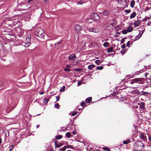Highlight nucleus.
I'll list each match as a JSON object with an SVG mask.
<instances>
[{
	"label": "nucleus",
	"mask_w": 151,
	"mask_h": 151,
	"mask_svg": "<svg viewBox=\"0 0 151 151\" xmlns=\"http://www.w3.org/2000/svg\"><path fill=\"white\" fill-rule=\"evenodd\" d=\"M65 86H63L62 87L60 88V92L64 91H65Z\"/></svg>",
	"instance_id": "24"
},
{
	"label": "nucleus",
	"mask_w": 151,
	"mask_h": 151,
	"mask_svg": "<svg viewBox=\"0 0 151 151\" xmlns=\"http://www.w3.org/2000/svg\"><path fill=\"white\" fill-rule=\"evenodd\" d=\"M142 33L141 34H139L138 35L137 37H136V40H138V39H139L142 36Z\"/></svg>",
	"instance_id": "32"
},
{
	"label": "nucleus",
	"mask_w": 151,
	"mask_h": 151,
	"mask_svg": "<svg viewBox=\"0 0 151 151\" xmlns=\"http://www.w3.org/2000/svg\"><path fill=\"white\" fill-rule=\"evenodd\" d=\"M31 36L30 35H28L26 37L27 42H30L31 40Z\"/></svg>",
	"instance_id": "16"
},
{
	"label": "nucleus",
	"mask_w": 151,
	"mask_h": 151,
	"mask_svg": "<svg viewBox=\"0 0 151 151\" xmlns=\"http://www.w3.org/2000/svg\"><path fill=\"white\" fill-rule=\"evenodd\" d=\"M140 105L139 108L142 109H144L145 108V104L143 102H141L139 104Z\"/></svg>",
	"instance_id": "13"
},
{
	"label": "nucleus",
	"mask_w": 151,
	"mask_h": 151,
	"mask_svg": "<svg viewBox=\"0 0 151 151\" xmlns=\"http://www.w3.org/2000/svg\"><path fill=\"white\" fill-rule=\"evenodd\" d=\"M40 114H38L37 115H37H40Z\"/></svg>",
	"instance_id": "63"
},
{
	"label": "nucleus",
	"mask_w": 151,
	"mask_h": 151,
	"mask_svg": "<svg viewBox=\"0 0 151 151\" xmlns=\"http://www.w3.org/2000/svg\"><path fill=\"white\" fill-rule=\"evenodd\" d=\"M95 63L97 65H99L101 63V61L100 60H97L95 61Z\"/></svg>",
	"instance_id": "30"
},
{
	"label": "nucleus",
	"mask_w": 151,
	"mask_h": 151,
	"mask_svg": "<svg viewBox=\"0 0 151 151\" xmlns=\"http://www.w3.org/2000/svg\"><path fill=\"white\" fill-rule=\"evenodd\" d=\"M87 30L90 32H92L95 33H98L99 32V30L98 28L92 27L88 28L87 29Z\"/></svg>",
	"instance_id": "3"
},
{
	"label": "nucleus",
	"mask_w": 151,
	"mask_h": 151,
	"mask_svg": "<svg viewBox=\"0 0 151 151\" xmlns=\"http://www.w3.org/2000/svg\"><path fill=\"white\" fill-rule=\"evenodd\" d=\"M127 31L126 30H123L122 31V33L124 34H126L127 33Z\"/></svg>",
	"instance_id": "36"
},
{
	"label": "nucleus",
	"mask_w": 151,
	"mask_h": 151,
	"mask_svg": "<svg viewBox=\"0 0 151 151\" xmlns=\"http://www.w3.org/2000/svg\"><path fill=\"white\" fill-rule=\"evenodd\" d=\"M82 84V82H80L79 81L78 82V86H80Z\"/></svg>",
	"instance_id": "52"
},
{
	"label": "nucleus",
	"mask_w": 151,
	"mask_h": 151,
	"mask_svg": "<svg viewBox=\"0 0 151 151\" xmlns=\"http://www.w3.org/2000/svg\"><path fill=\"white\" fill-rule=\"evenodd\" d=\"M136 14L135 12H133V13L131 14L130 17V19H132L134 17L136 16Z\"/></svg>",
	"instance_id": "18"
},
{
	"label": "nucleus",
	"mask_w": 151,
	"mask_h": 151,
	"mask_svg": "<svg viewBox=\"0 0 151 151\" xmlns=\"http://www.w3.org/2000/svg\"><path fill=\"white\" fill-rule=\"evenodd\" d=\"M125 11L127 13H129L131 12V10L130 9L128 10H125Z\"/></svg>",
	"instance_id": "40"
},
{
	"label": "nucleus",
	"mask_w": 151,
	"mask_h": 151,
	"mask_svg": "<svg viewBox=\"0 0 151 151\" xmlns=\"http://www.w3.org/2000/svg\"><path fill=\"white\" fill-rule=\"evenodd\" d=\"M103 150L104 151H110V149L108 147H105L103 148Z\"/></svg>",
	"instance_id": "23"
},
{
	"label": "nucleus",
	"mask_w": 151,
	"mask_h": 151,
	"mask_svg": "<svg viewBox=\"0 0 151 151\" xmlns=\"http://www.w3.org/2000/svg\"><path fill=\"white\" fill-rule=\"evenodd\" d=\"M134 4H135V1L134 0L132 1L131 3L130 4V6L132 7L133 8L134 7Z\"/></svg>",
	"instance_id": "20"
},
{
	"label": "nucleus",
	"mask_w": 151,
	"mask_h": 151,
	"mask_svg": "<svg viewBox=\"0 0 151 151\" xmlns=\"http://www.w3.org/2000/svg\"><path fill=\"white\" fill-rule=\"evenodd\" d=\"M95 66V65L93 64L89 65L88 66V68L90 70H91L93 68H94Z\"/></svg>",
	"instance_id": "22"
},
{
	"label": "nucleus",
	"mask_w": 151,
	"mask_h": 151,
	"mask_svg": "<svg viewBox=\"0 0 151 151\" xmlns=\"http://www.w3.org/2000/svg\"><path fill=\"white\" fill-rule=\"evenodd\" d=\"M44 93V92H40L39 94H40L42 95V94H43Z\"/></svg>",
	"instance_id": "54"
},
{
	"label": "nucleus",
	"mask_w": 151,
	"mask_h": 151,
	"mask_svg": "<svg viewBox=\"0 0 151 151\" xmlns=\"http://www.w3.org/2000/svg\"><path fill=\"white\" fill-rule=\"evenodd\" d=\"M103 68V67L102 66H100L99 67H98L96 68V70H101Z\"/></svg>",
	"instance_id": "33"
},
{
	"label": "nucleus",
	"mask_w": 151,
	"mask_h": 151,
	"mask_svg": "<svg viewBox=\"0 0 151 151\" xmlns=\"http://www.w3.org/2000/svg\"><path fill=\"white\" fill-rule=\"evenodd\" d=\"M135 143L140 148H141L142 149V147H143L144 146L143 144L141 142L137 141H136Z\"/></svg>",
	"instance_id": "8"
},
{
	"label": "nucleus",
	"mask_w": 151,
	"mask_h": 151,
	"mask_svg": "<svg viewBox=\"0 0 151 151\" xmlns=\"http://www.w3.org/2000/svg\"><path fill=\"white\" fill-rule=\"evenodd\" d=\"M93 20L92 18H89L86 19V21L88 23H90L93 22Z\"/></svg>",
	"instance_id": "12"
},
{
	"label": "nucleus",
	"mask_w": 151,
	"mask_h": 151,
	"mask_svg": "<svg viewBox=\"0 0 151 151\" xmlns=\"http://www.w3.org/2000/svg\"><path fill=\"white\" fill-rule=\"evenodd\" d=\"M85 103L83 101V102H82L81 104V105L82 106V107H83L84 106H85Z\"/></svg>",
	"instance_id": "41"
},
{
	"label": "nucleus",
	"mask_w": 151,
	"mask_h": 151,
	"mask_svg": "<svg viewBox=\"0 0 151 151\" xmlns=\"http://www.w3.org/2000/svg\"><path fill=\"white\" fill-rule=\"evenodd\" d=\"M109 43L107 42H105L103 44L104 46L105 47H108L109 46Z\"/></svg>",
	"instance_id": "29"
},
{
	"label": "nucleus",
	"mask_w": 151,
	"mask_h": 151,
	"mask_svg": "<svg viewBox=\"0 0 151 151\" xmlns=\"http://www.w3.org/2000/svg\"><path fill=\"white\" fill-rule=\"evenodd\" d=\"M54 106L57 109H59V108L60 106L58 103H56L55 104Z\"/></svg>",
	"instance_id": "31"
},
{
	"label": "nucleus",
	"mask_w": 151,
	"mask_h": 151,
	"mask_svg": "<svg viewBox=\"0 0 151 151\" xmlns=\"http://www.w3.org/2000/svg\"><path fill=\"white\" fill-rule=\"evenodd\" d=\"M140 21H135L134 24V25L135 27H137L139 26V24H140Z\"/></svg>",
	"instance_id": "17"
},
{
	"label": "nucleus",
	"mask_w": 151,
	"mask_h": 151,
	"mask_svg": "<svg viewBox=\"0 0 151 151\" xmlns=\"http://www.w3.org/2000/svg\"><path fill=\"white\" fill-rule=\"evenodd\" d=\"M130 42V41H128V42L127 43L126 45L127 47H129V45Z\"/></svg>",
	"instance_id": "44"
},
{
	"label": "nucleus",
	"mask_w": 151,
	"mask_h": 151,
	"mask_svg": "<svg viewBox=\"0 0 151 151\" xmlns=\"http://www.w3.org/2000/svg\"><path fill=\"white\" fill-rule=\"evenodd\" d=\"M81 110V109H78V110H79V111H80Z\"/></svg>",
	"instance_id": "60"
},
{
	"label": "nucleus",
	"mask_w": 151,
	"mask_h": 151,
	"mask_svg": "<svg viewBox=\"0 0 151 151\" xmlns=\"http://www.w3.org/2000/svg\"><path fill=\"white\" fill-rule=\"evenodd\" d=\"M63 136L61 135H58L56 136L55 139H59L62 138Z\"/></svg>",
	"instance_id": "28"
},
{
	"label": "nucleus",
	"mask_w": 151,
	"mask_h": 151,
	"mask_svg": "<svg viewBox=\"0 0 151 151\" xmlns=\"http://www.w3.org/2000/svg\"><path fill=\"white\" fill-rule=\"evenodd\" d=\"M149 139H150V140H151V138H150V137H149Z\"/></svg>",
	"instance_id": "61"
},
{
	"label": "nucleus",
	"mask_w": 151,
	"mask_h": 151,
	"mask_svg": "<svg viewBox=\"0 0 151 151\" xmlns=\"http://www.w3.org/2000/svg\"><path fill=\"white\" fill-rule=\"evenodd\" d=\"M100 14H103L105 16H108L109 14V12L108 10H105L103 12H100Z\"/></svg>",
	"instance_id": "9"
},
{
	"label": "nucleus",
	"mask_w": 151,
	"mask_h": 151,
	"mask_svg": "<svg viewBox=\"0 0 151 151\" xmlns=\"http://www.w3.org/2000/svg\"><path fill=\"white\" fill-rule=\"evenodd\" d=\"M30 42H27V43L25 44V47H28L30 45Z\"/></svg>",
	"instance_id": "34"
},
{
	"label": "nucleus",
	"mask_w": 151,
	"mask_h": 151,
	"mask_svg": "<svg viewBox=\"0 0 151 151\" xmlns=\"http://www.w3.org/2000/svg\"><path fill=\"white\" fill-rule=\"evenodd\" d=\"M3 87V83L2 81H0V88H2Z\"/></svg>",
	"instance_id": "38"
},
{
	"label": "nucleus",
	"mask_w": 151,
	"mask_h": 151,
	"mask_svg": "<svg viewBox=\"0 0 151 151\" xmlns=\"http://www.w3.org/2000/svg\"><path fill=\"white\" fill-rule=\"evenodd\" d=\"M72 133L74 135H76V132L75 131H74L72 132Z\"/></svg>",
	"instance_id": "51"
},
{
	"label": "nucleus",
	"mask_w": 151,
	"mask_h": 151,
	"mask_svg": "<svg viewBox=\"0 0 151 151\" xmlns=\"http://www.w3.org/2000/svg\"><path fill=\"white\" fill-rule=\"evenodd\" d=\"M67 151H71L70 150H68Z\"/></svg>",
	"instance_id": "62"
},
{
	"label": "nucleus",
	"mask_w": 151,
	"mask_h": 151,
	"mask_svg": "<svg viewBox=\"0 0 151 151\" xmlns=\"http://www.w3.org/2000/svg\"><path fill=\"white\" fill-rule=\"evenodd\" d=\"M12 149H13L12 148V147H10L9 151H11Z\"/></svg>",
	"instance_id": "53"
},
{
	"label": "nucleus",
	"mask_w": 151,
	"mask_h": 151,
	"mask_svg": "<svg viewBox=\"0 0 151 151\" xmlns=\"http://www.w3.org/2000/svg\"><path fill=\"white\" fill-rule=\"evenodd\" d=\"M56 101H58L59 100L60 97L59 96H56Z\"/></svg>",
	"instance_id": "43"
},
{
	"label": "nucleus",
	"mask_w": 151,
	"mask_h": 151,
	"mask_svg": "<svg viewBox=\"0 0 151 151\" xmlns=\"http://www.w3.org/2000/svg\"><path fill=\"white\" fill-rule=\"evenodd\" d=\"M75 70L77 72H79L81 70L79 68H75Z\"/></svg>",
	"instance_id": "42"
},
{
	"label": "nucleus",
	"mask_w": 151,
	"mask_h": 151,
	"mask_svg": "<svg viewBox=\"0 0 151 151\" xmlns=\"http://www.w3.org/2000/svg\"><path fill=\"white\" fill-rule=\"evenodd\" d=\"M71 146L70 145H69L68 146H64L63 147L59 149V150L61 151H65L66 148H70Z\"/></svg>",
	"instance_id": "10"
},
{
	"label": "nucleus",
	"mask_w": 151,
	"mask_h": 151,
	"mask_svg": "<svg viewBox=\"0 0 151 151\" xmlns=\"http://www.w3.org/2000/svg\"><path fill=\"white\" fill-rule=\"evenodd\" d=\"M134 151H142V149L140 148L136 143L134 145Z\"/></svg>",
	"instance_id": "5"
},
{
	"label": "nucleus",
	"mask_w": 151,
	"mask_h": 151,
	"mask_svg": "<svg viewBox=\"0 0 151 151\" xmlns=\"http://www.w3.org/2000/svg\"><path fill=\"white\" fill-rule=\"evenodd\" d=\"M44 31L43 29L41 28L38 27L35 29L34 32V34L36 36L40 38H43L44 36L43 35Z\"/></svg>",
	"instance_id": "1"
},
{
	"label": "nucleus",
	"mask_w": 151,
	"mask_h": 151,
	"mask_svg": "<svg viewBox=\"0 0 151 151\" xmlns=\"http://www.w3.org/2000/svg\"><path fill=\"white\" fill-rule=\"evenodd\" d=\"M77 113V112H75L72 114V116H73L75 115Z\"/></svg>",
	"instance_id": "45"
},
{
	"label": "nucleus",
	"mask_w": 151,
	"mask_h": 151,
	"mask_svg": "<svg viewBox=\"0 0 151 151\" xmlns=\"http://www.w3.org/2000/svg\"><path fill=\"white\" fill-rule=\"evenodd\" d=\"M13 147H14V145H11L10 146V147H12V148L13 149Z\"/></svg>",
	"instance_id": "55"
},
{
	"label": "nucleus",
	"mask_w": 151,
	"mask_h": 151,
	"mask_svg": "<svg viewBox=\"0 0 151 151\" xmlns=\"http://www.w3.org/2000/svg\"><path fill=\"white\" fill-rule=\"evenodd\" d=\"M117 2L120 4H122V2L124 3L125 4L127 3V1L126 0H117Z\"/></svg>",
	"instance_id": "14"
},
{
	"label": "nucleus",
	"mask_w": 151,
	"mask_h": 151,
	"mask_svg": "<svg viewBox=\"0 0 151 151\" xmlns=\"http://www.w3.org/2000/svg\"><path fill=\"white\" fill-rule=\"evenodd\" d=\"M67 67H70V66L69 65H67Z\"/></svg>",
	"instance_id": "59"
},
{
	"label": "nucleus",
	"mask_w": 151,
	"mask_h": 151,
	"mask_svg": "<svg viewBox=\"0 0 151 151\" xmlns=\"http://www.w3.org/2000/svg\"><path fill=\"white\" fill-rule=\"evenodd\" d=\"M113 51V49L112 47L108 48L107 51L108 52H112Z\"/></svg>",
	"instance_id": "26"
},
{
	"label": "nucleus",
	"mask_w": 151,
	"mask_h": 151,
	"mask_svg": "<svg viewBox=\"0 0 151 151\" xmlns=\"http://www.w3.org/2000/svg\"><path fill=\"white\" fill-rule=\"evenodd\" d=\"M130 83L131 84H133L134 83H138V84H142L143 82L142 78H137L133 79L131 80H129Z\"/></svg>",
	"instance_id": "2"
},
{
	"label": "nucleus",
	"mask_w": 151,
	"mask_h": 151,
	"mask_svg": "<svg viewBox=\"0 0 151 151\" xmlns=\"http://www.w3.org/2000/svg\"><path fill=\"white\" fill-rule=\"evenodd\" d=\"M130 142V141L129 139H127L125 140H124L123 142V144H127Z\"/></svg>",
	"instance_id": "21"
},
{
	"label": "nucleus",
	"mask_w": 151,
	"mask_h": 151,
	"mask_svg": "<svg viewBox=\"0 0 151 151\" xmlns=\"http://www.w3.org/2000/svg\"><path fill=\"white\" fill-rule=\"evenodd\" d=\"M64 70L66 71H70V70L68 68H65Z\"/></svg>",
	"instance_id": "39"
},
{
	"label": "nucleus",
	"mask_w": 151,
	"mask_h": 151,
	"mask_svg": "<svg viewBox=\"0 0 151 151\" xmlns=\"http://www.w3.org/2000/svg\"><path fill=\"white\" fill-rule=\"evenodd\" d=\"M68 59L70 61H73L76 58V56L74 54H70L68 57Z\"/></svg>",
	"instance_id": "6"
},
{
	"label": "nucleus",
	"mask_w": 151,
	"mask_h": 151,
	"mask_svg": "<svg viewBox=\"0 0 151 151\" xmlns=\"http://www.w3.org/2000/svg\"><path fill=\"white\" fill-rule=\"evenodd\" d=\"M76 34H77V38H78V35H79L77 34V33H76Z\"/></svg>",
	"instance_id": "56"
},
{
	"label": "nucleus",
	"mask_w": 151,
	"mask_h": 151,
	"mask_svg": "<svg viewBox=\"0 0 151 151\" xmlns=\"http://www.w3.org/2000/svg\"><path fill=\"white\" fill-rule=\"evenodd\" d=\"M81 1H80L78 2V4H83V2H81Z\"/></svg>",
	"instance_id": "50"
},
{
	"label": "nucleus",
	"mask_w": 151,
	"mask_h": 151,
	"mask_svg": "<svg viewBox=\"0 0 151 151\" xmlns=\"http://www.w3.org/2000/svg\"><path fill=\"white\" fill-rule=\"evenodd\" d=\"M61 41L58 42H57L55 44V45L56 46L57 45H58L60 44V43H61Z\"/></svg>",
	"instance_id": "49"
},
{
	"label": "nucleus",
	"mask_w": 151,
	"mask_h": 151,
	"mask_svg": "<svg viewBox=\"0 0 151 151\" xmlns=\"http://www.w3.org/2000/svg\"><path fill=\"white\" fill-rule=\"evenodd\" d=\"M92 100V98L91 97H89L87 98L85 100L86 103H88L91 101Z\"/></svg>",
	"instance_id": "15"
},
{
	"label": "nucleus",
	"mask_w": 151,
	"mask_h": 151,
	"mask_svg": "<svg viewBox=\"0 0 151 151\" xmlns=\"http://www.w3.org/2000/svg\"><path fill=\"white\" fill-rule=\"evenodd\" d=\"M33 0H28V2H31V1H32Z\"/></svg>",
	"instance_id": "58"
},
{
	"label": "nucleus",
	"mask_w": 151,
	"mask_h": 151,
	"mask_svg": "<svg viewBox=\"0 0 151 151\" xmlns=\"http://www.w3.org/2000/svg\"><path fill=\"white\" fill-rule=\"evenodd\" d=\"M140 137L143 139H145V136L144 134H141L139 135Z\"/></svg>",
	"instance_id": "27"
},
{
	"label": "nucleus",
	"mask_w": 151,
	"mask_h": 151,
	"mask_svg": "<svg viewBox=\"0 0 151 151\" xmlns=\"http://www.w3.org/2000/svg\"><path fill=\"white\" fill-rule=\"evenodd\" d=\"M55 142H56V141L55 142V146L57 148H59L60 147V146H62L63 145H64V144L63 143L61 142H60L58 144H56V143Z\"/></svg>",
	"instance_id": "11"
},
{
	"label": "nucleus",
	"mask_w": 151,
	"mask_h": 151,
	"mask_svg": "<svg viewBox=\"0 0 151 151\" xmlns=\"http://www.w3.org/2000/svg\"><path fill=\"white\" fill-rule=\"evenodd\" d=\"M124 41H125L124 38H123V39H122L121 40V42L122 43H124Z\"/></svg>",
	"instance_id": "47"
},
{
	"label": "nucleus",
	"mask_w": 151,
	"mask_h": 151,
	"mask_svg": "<svg viewBox=\"0 0 151 151\" xmlns=\"http://www.w3.org/2000/svg\"><path fill=\"white\" fill-rule=\"evenodd\" d=\"M39 127V125H38L36 126L37 128Z\"/></svg>",
	"instance_id": "57"
},
{
	"label": "nucleus",
	"mask_w": 151,
	"mask_h": 151,
	"mask_svg": "<svg viewBox=\"0 0 151 151\" xmlns=\"http://www.w3.org/2000/svg\"><path fill=\"white\" fill-rule=\"evenodd\" d=\"M48 101V100L47 99H44V104H47Z\"/></svg>",
	"instance_id": "35"
},
{
	"label": "nucleus",
	"mask_w": 151,
	"mask_h": 151,
	"mask_svg": "<svg viewBox=\"0 0 151 151\" xmlns=\"http://www.w3.org/2000/svg\"><path fill=\"white\" fill-rule=\"evenodd\" d=\"M91 16L93 20H97L99 19V16L96 13H92Z\"/></svg>",
	"instance_id": "4"
},
{
	"label": "nucleus",
	"mask_w": 151,
	"mask_h": 151,
	"mask_svg": "<svg viewBox=\"0 0 151 151\" xmlns=\"http://www.w3.org/2000/svg\"><path fill=\"white\" fill-rule=\"evenodd\" d=\"M71 136V133L70 132H68L66 134V137H67L69 138Z\"/></svg>",
	"instance_id": "25"
},
{
	"label": "nucleus",
	"mask_w": 151,
	"mask_h": 151,
	"mask_svg": "<svg viewBox=\"0 0 151 151\" xmlns=\"http://www.w3.org/2000/svg\"><path fill=\"white\" fill-rule=\"evenodd\" d=\"M142 93H143L142 94L143 95H145L146 94H147L149 93H148L147 92H144V91H143L142 92Z\"/></svg>",
	"instance_id": "46"
},
{
	"label": "nucleus",
	"mask_w": 151,
	"mask_h": 151,
	"mask_svg": "<svg viewBox=\"0 0 151 151\" xmlns=\"http://www.w3.org/2000/svg\"><path fill=\"white\" fill-rule=\"evenodd\" d=\"M126 52V51L125 50H122L121 51V53L122 54H125Z\"/></svg>",
	"instance_id": "37"
},
{
	"label": "nucleus",
	"mask_w": 151,
	"mask_h": 151,
	"mask_svg": "<svg viewBox=\"0 0 151 151\" xmlns=\"http://www.w3.org/2000/svg\"><path fill=\"white\" fill-rule=\"evenodd\" d=\"M75 38H76V36H75Z\"/></svg>",
	"instance_id": "64"
},
{
	"label": "nucleus",
	"mask_w": 151,
	"mask_h": 151,
	"mask_svg": "<svg viewBox=\"0 0 151 151\" xmlns=\"http://www.w3.org/2000/svg\"><path fill=\"white\" fill-rule=\"evenodd\" d=\"M133 30V28L132 27L129 26L127 28V31L128 32H130Z\"/></svg>",
	"instance_id": "19"
},
{
	"label": "nucleus",
	"mask_w": 151,
	"mask_h": 151,
	"mask_svg": "<svg viewBox=\"0 0 151 151\" xmlns=\"http://www.w3.org/2000/svg\"><path fill=\"white\" fill-rule=\"evenodd\" d=\"M125 44H123L121 46V47L122 49L124 48L125 47Z\"/></svg>",
	"instance_id": "48"
},
{
	"label": "nucleus",
	"mask_w": 151,
	"mask_h": 151,
	"mask_svg": "<svg viewBox=\"0 0 151 151\" xmlns=\"http://www.w3.org/2000/svg\"><path fill=\"white\" fill-rule=\"evenodd\" d=\"M74 29L77 32H79L81 30V27L79 25L77 24L75 26Z\"/></svg>",
	"instance_id": "7"
}]
</instances>
